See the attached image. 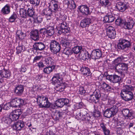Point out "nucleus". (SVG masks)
I'll list each match as a JSON object with an SVG mask.
<instances>
[{
	"instance_id": "obj_1",
	"label": "nucleus",
	"mask_w": 135,
	"mask_h": 135,
	"mask_svg": "<svg viewBox=\"0 0 135 135\" xmlns=\"http://www.w3.org/2000/svg\"><path fill=\"white\" fill-rule=\"evenodd\" d=\"M59 74H55L52 78L53 83L56 85L55 90L57 91H61L64 90L67 84L63 82L62 79L59 78Z\"/></svg>"
},
{
	"instance_id": "obj_2",
	"label": "nucleus",
	"mask_w": 135,
	"mask_h": 135,
	"mask_svg": "<svg viewBox=\"0 0 135 135\" xmlns=\"http://www.w3.org/2000/svg\"><path fill=\"white\" fill-rule=\"evenodd\" d=\"M133 89L131 85H126L121 91L120 95L122 99L125 101H129L133 97V94L131 91Z\"/></svg>"
},
{
	"instance_id": "obj_3",
	"label": "nucleus",
	"mask_w": 135,
	"mask_h": 135,
	"mask_svg": "<svg viewBox=\"0 0 135 135\" xmlns=\"http://www.w3.org/2000/svg\"><path fill=\"white\" fill-rule=\"evenodd\" d=\"M34 100L40 108H48L50 106L51 103L46 97L38 95L34 98Z\"/></svg>"
},
{
	"instance_id": "obj_4",
	"label": "nucleus",
	"mask_w": 135,
	"mask_h": 135,
	"mask_svg": "<svg viewBox=\"0 0 135 135\" xmlns=\"http://www.w3.org/2000/svg\"><path fill=\"white\" fill-rule=\"evenodd\" d=\"M120 105V103H117L112 108L106 109L104 113V116L107 118H110L113 116L118 112V108Z\"/></svg>"
},
{
	"instance_id": "obj_5",
	"label": "nucleus",
	"mask_w": 135,
	"mask_h": 135,
	"mask_svg": "<svg viewBox=\"0 0 135 135\" xmlns=\"http://www.w3.org/2000/svg\"><path fill=\"white\" fill-rule=\"evenodd\" d=\"M40 32L43 37L46 36V37H50L54 33V27L53 26H49L47 29L44 28L41 29Z\"/></svg>"
},
{
	"instance_id": "obj_6",
	"label": "nucleus",
	"mask_w": 135,
	"mask_h": 135,
	"mask_svg": "<svg viewBox=\"0 0 135 135\" xmlns=\"http://www.w3.org/2000/svg\"><path fill=\"white\" fill-rule=\"evenodd\" d=\"M50 49L51 52L54 54H56L60 50L59 43L54 40H51L50 45Z\"/></svg>"
},
{
	"instance_id": "obj_7",
	"label": "nucleus",
	"mask_w": 135,
	"mask_h": 135,
	"mask_svg": "<svg viewBox=\"0 0 135 135\" xmlns=\"http://www.w3.org/2000/svg\"><path fill=\"white\" fill-rule=\"evenodd\" d=\"M131 45L130 42L125 39L120 40L117 45V47L119 49L124 50L129 47Z\"/></svg>"
},
{
	"instance_id": "obj_8",
	"label": "nucleus",
	"mask_w": 135,
	"mask_h": 135,
	"mask_svg": "<svg viewBox=\"0 0 135 135\" xmlns=\"http://www.w3.org/2000/svg\"><path fill=\"white\" fill-rule=\"evenodd\" d=\"M58 26L61 28V30H59V33L60 34H61L62 32L64 33H66L69 31L70 29L67 26V24L65 22H63L61 23H60L58 25Z\"/></svg>"
},
{
	"instance_id": "obj_9",
	"label": "nucleus",
	"mask_w": 135,
	"mask_h": 135,
	"mask_svg": "<svg viewBox=\"0 0 135 135\" xmlns=\"http://www.w3.org/2000/svg\"><path fill=\"white\" fill-rule=\"evenodd\" d=\"M11 103L12 107H20L25 104L24 102L23 99H18L17 98L13 99Z\"/></svg>"
},
{
	"instance_id": "obj_10",
	"label": "nucleus",
	"mask_w": 135,
	"mask_h": 135,
	"mask_svg": "<svg viewBox=\"0 0 135 135\" xmlns=\"http://www.w3.org/2000/svg\"><path fill=\"white\" fill-rule=\"evenodd\" d=\"M127 21L124 22L123 24V27L125 29H130L132 28L134 25V22L131 18Z\"/></svg>"
},
{
	"instance_id": "obj_11",
	"label": "nucleus",
	"mask_w": 135,
	"mask_h": 135,
	"mask_svg": "<svg viewBox=\"0 0 135 135\" xmlns=\"http://www.w3.org/2000/svg\"><path fill=\"white\" fill-rule=\"evenodd\" d=\"M58 2L56 0H52L50 3L49 8L52 12H56L58 11Z\"/></svg>"
},
{
	"instance_id": "obj_12",
	"label": "nucleus",
	"mask_w": 135,
	"mask_h": 135,
	"mask_svg": "<svg viewBox=\"0 0 135 135\" xmlns=\"http://www.w3.org/2000/svg\"><path fill=\"white\" fill-rule=\"evenodd\" d=\"M107 33L109 37L114 38L115 37V32L114 28L112 26H109L107 28Z\"/></svg>"
},
{
	"instance_id": "obj_13",
	"label": "nucleus",
	"mask_w": 135,
	"mask_h": 135,
	"mask_svg": "<svg viewBox=\"0 0 135 135\" xmlns=\"http://www.w3.org/2000/svg\"><path fill=\"white\" fill-rule=\"evenodd\" d=\"M106 79L111 82L113 83H118L121 80V78L120 76L116 75H108L106 76Z\"/></svg>"
},
{
	"instance_id": "obj_14",
	"label": "nucleus",
	"mask_w": 135,
	"mask_h": 135,
	"mask_svg": "<svg viewBox=\"0 0 135 135\" xmlns=\"http://www.w3.org/2000/svg\"><path fill=\"white\" fill-rule=\"evenodd\" d=\"M116 7V8L120 11L123 12L127 9L128 6L127 4L119 2L117 3Z\"/></svg>"
},
{
	"instance_id": "obj_15",
	"label": "nucleus",
	"mask_w": 135,
	"mask_h": 135,
	"mask_svg": "<svg viewBox=\"0 0 135 135\" xmlns=\"http://www.w3.org/2000/svg\"><path fill=\"white\" fill-rule=\"evenodd\" d=\"M102 55V52L99 49L93 50L91 54V57L93 59L95 60L99 59Z\"/></svg>"
},
{
	"instance_id": "obj_16",
	"label": "nucleus",
	"mask_w": 135,
	"mask_h": 135,
	"mask_svg": "<svg viewBox=\"0 0 135 135\" xmlns=\"http://www.w3.org/2000/svg\"><path fill=\"white\" fill-rule=\"evenodd\" d=\"M78 9V11L83 14L88 15L90 13L89 8L86 5H82L79 6Z\"/></svg>"
},
{
	"instance_id": "obj_17",
	"label": "nucleus",
	"mask_w": 135,
	"mask_h": 135,
	"mask_svg": "<svg viewBox=\"0 0 135 135\" xmlns=\"http://www.w3.org/2000/svg\"><path fill=\"white\" fill-rule=\"evenodd\" d=\"M24 126V122L21 120L15 123L12 126L13 129L16 131H20Z\"/></svg>"
},
{
	"instance_id": "obj_18",
	"label": "nucleus",
	"mask_w": 135,
	"mask_h": 135,
	"mask_svg": "<svg viewBox=\"0 0 135 135\" xmlns=\"http://www.w3.org/2000/svg\"><path fill=\"white\" fill-rule=\"evenodd\" d=\"M100 97V94L95 92H94L92 95L88 96L87 99L90 102H94L96 100H98Z\"/></svg>"
},
{
	"instance_id": "obj_19",
	"label": "nucleus",
	"mask_w": 135,
	"mask_h": 135,
	"mask_svg": "<svg viewBox=\"0 0 135 135\" xmlns=\"http://www.w3.org/2000/svg\"><path fill=\"white\" fill-rule=\"evenodd\" d=\"M41 15H45L47 20H50L51 18L52 12L49 8H46L43 9L41 12Z\"/></svg>"
},
{
	"instance_id": "obj_20",
	"label": "nucleus",
	"mask_w": 135,
	"mask_h": 135,
	"mask_svg": "<svg viewBox=\"0 0 135 135\" xmlns=\"http://www.w3.org/2000/svg\"><path fill=\"white\" fill-rule=\"evenodd\" d=\"M64 4L67 6V8L68 9L71 10L75 9L76 7V5L73 0L65 1V2L64 3Z\"/></svg>"
},
{
	"instance_id": "obj_21",
	"label": "nucleus",
	"mask_w": 135,
	"mask_h": 135,
	"mask_svg": "<svg viewBox=\"0 0 135 135\" xmlns=\"http://www.w3.org/2000/svg\"><path fill=\"white\" fill-rule=\"evenodd\" d=\"M24 88L22 85L17 86L15 88V92L17 95L20 96L23 93Z\"/></svg>"
},
{
	"instance_id": "obj_22",
	"label": "nucleus",
	"mask_w": 135,
	"mask_h": 135,
	"mask_svg": "<svg viewBox=\"0 0 135 135\" xmlns=\"http://www.w3.org/2000/svg\"><path fill=\"white\" fill-rule=\"evenodd\" d=\"M91 22L92 20L90 18H85L81 20L80 25L82 27H85L88 26Z\"/></svg>"
},
{
	"instance_id": "obj_23",
	"label": "nucleus",
	"mask_w": 135,
	"mask_h": 135,
	"mask_svg": "<svg viewBox=\"0 0 135 135\" xmlns=\"http://www.w3.org/2000/svg\"><path fill=\"white\" fill-rule=\"evenodd\" d=\"M82 115V120H83L88 121L90 119L89 114L85 110V109L83 110L80 113Z\"/></svg>"
},
{
	"instance_id": "obj_24",
	"label": "nucleus",
	"mask_w": 135,
	"mask_h": 135,
	"mask_svg": "<svg viewBox=\"0 0 135 135\" xmlns=\"http://www.w3.org/2000/svg\"><path fill=\"white\" fill-rule=\"evenodd\" d=\"M33 47L36 50H42L45 47L44 44L42 42H36L33 45Z\"/></svg>"
},
{
	"instance_id": "obj_25",
	"label": "nucleus",
	"mask_w": 135,
	"mask_h": 135,
	"mask_svg": "<svg viewBox=\"0 0 135 135\" xmlns=\"http://www.w3.org/2000/svg\"><path fill=\"white\" fill-rule=\"evenodd\" d=\"M80 70L82 74L85 76H88L91 74L90 70L88 67H82L81 68Z\"/></svg>"
},
{
	"instance_id": "obj_26",
	"label": "nucleus",
	"mask_w": 135,
	"mask_h": 135,
	"mask_svg": "<svg viewBox=\"0 0 135 135\" xmlns=\"http://www.w3.org/2000/svg\"><path fill=\"white\" fill-rule=\"evenodd\" d=\"M10 7L9 6L8 4H6L4 7L1 10V12L4 15L7 14L10 12Z\"/></svg>"
},
{
	"instance_id": "obj_27",
	"label": "nucleus",
	"mask_w": 135,
	"mask_h": 135,
	"mask_svg": "<svg viewBox=\"0 0 135 135\" xmlns=\"http://www.w3.org/2000/svg\"><path fill=\"white\" fill-rule=\"evenodd\" d=\"M55 66L54 65L48 66L44 68V69L43 71L45 73L49 74L55 69Z\"/></svg>"
},
{
	"instance_id": "obj_28",
	"label": "nucleus",
	"mask_w": 135,
	"mask_h": 135,
	"mask_svg": "<svg viewBox=\"0 0 135 135\" xmlns=\"http://www.w3.org/2000/svg\"><path fill=\"white\" fill-rule=\"evenodd\" d=\"M2 77L8 78L11 75L10 72L9 70L3 69L1 70Z\"/></svg>"
},
{
	"instance_id": "obj_29",
	"label": "nucleus",
	"mask_w": 135,
	"mask_h": 135,
	"mask_svg": "<svg viewBox=\"0 0 135 135\" xmlns=\"http://www.w3.org/2000/svg\"><path fill=\"white\" fill-rule=\"evenodd\" d=\"M104 18V21L106 22H111L114 20V17L112 15L106 16Z\"/></svg>"
},
{
	"instance_id": "obj_30",
	"label": "nucleus",
	"mask_w": 135,
	"mask_h": 135,
	"mask_svg": "<svg viewBox=\"0 0 135 135\" xmlns=\"http://www.w3.org/2000/svg\"><path fill=\"white\" fill-rule=\"evenodd\" d=\"M31 37L33 39L35 40H36L38 39L39 37L38 30L34 31L31 32Z\"/></svg>"
},
{
	"instance_id": "obj_31",
	"label": "nucleus",
	"mask_w": 135,
	"mask_h": 135,
	"mask_svg": "<svg viewBox=\"0 0 135 135\" xmlns=\"http://www.w3.org/2000/svg\"><path fill=\"white\" fill-rule=\"evenodd\" d=\"M61 44L63 47H68L70 45L69 41L64 38L62 39L60 41Z\"/></svg>"
},
{
	"instance_id": "obj_32",
	"label": "nucleus",
	"mask_w": 135,
	"mask_h": 135,
	"mask_svg": "<svg viewBox=\"0 0 135 135\" xmlns=\"http://www.w3.org/2000/svg\"><path fill=\"white\" fill-rule=\"evenodd\" d=\"M82 47L81 46H77L74 47L72 49V50L74 53L77 54L82 51Z\"/></svg>"
},
{
	"instance_id": "obj_33",
	"label": "nucleus",
	"mask_w": 135,
	"mask_h": 135,
	"mask_svg": "<svg viewBox=\"0 0 135 135\" xmlns=\"http://www.w3.org/2000/svg\"><path fill=\"white\" fill-rule=\"evenodd\" d=\"M63 100L62 99H60L57 100L55 102V104L58 107H62L64 105Z\"/></svg>"
},
{
	"instance_id": "obj_34",
	"label": "nucleus",
	"mask_w": 135,
	"mask_h": 135,
	"mask_svg": "<svg viewBox=\"0 0 135 135\" xmlns=\"http://www.w3.org/2000/svg\"><path fill=\"white\" fill-rule=\"evenodd\" d=\"M63 52L64 54L67 55H71L72 53L71 49L69 47L65 48L63 50Z\"/></svg>"
},
{
	"instance_id": "obj_35",
	"label": "nucleus",
	"mask_w": 135,
	"mask_h": 135,
	"mask_svg": "<svg viewBox=\"0 0 135 135\" xmlns=\"http://www.w3.org/2000/svg\"><path fill=\"white\" fill-rule=\"evenodd\" d=\"M3 120L5 123L7 124H9L12 121L11 118L9 117V115H7L3 118Z\"/></svg>"
},
{
	"instance_id": "obj_36",
	"label": "nucleus",
	"mask_w": 135,
	"mask_h": 135,
	"mask_svg": "<svg viewBox=\"0 0 135 135\" xmlns=\"http://www.w3.org/2000/svg\"><path fill=\"white\" fill-rule=\"evenodd\" d=\"M135 117V114L134 112L131 110L128 113V115L126 117V119H132Z\"/></svg>"
},
{
	"instance_id": "obj_37",
	"label": "nucleus",
	"mask_w": 135,
	"mask_h": 135,
	"mask_svg": "<svg viewBox=\"0 0 135 135\" xmlns=\"http://www.w3.org/2000/svg\"><path fill=\"white\" fill-rule=\"evenodd\" d=\"M44 63L48 65H51L53 63V60L51 57H48L45 59Z\"/></svg>"
},
{
	"instance_id": "obj_38",
	"label": "nucleus",
	"mask_w": 135,
	"mask_h": 135,
	"mask_svg": "<svg viewBox=\"0 0 135 135\" xmlns=\"http://www.w3.org/2000/svg\"><path fill=\"white\" fill-rule=\"evenodd\" d=\"M20 16L23 18H26L27 13L26 10L23 8H21L20 9Z\"/></svg>"
},
{
	"instance_id": "obj_39",
	"label": "nucleus",
	"mask_w": 135,
	"mask_h": 135,
	"mask_svg": "<svg viewBox=\"0 0 135 135\" xmlns=\"http://www.w3.org/2000/svg\"><path fill=\"white\" fill-rule=\"evenodd\" d=\"M34 9L32 7H30L29 8L28 7L27 11V14L28 16L31 17L34 14L33 11Z\"/></svg>"
},
{
	"instance_id": "obj_40",
	"label": "nucleus",
	"mask_w": 135,
	"mask_h": 135,
	"mask_svg": "<svg viewBox=\"0 0 135 135\" xmlns=\"http://www.w3.org/2000/svg\"><path fill=\"white\" fill-rule=\"evenodd\" d=\"M25 47L23 45H19L17 47V52L18 54L21 53L22 50H25Z\"/></svg>"
},
{
	"instance_id": "obj_41",
	"label": "nucleus",
	"mask_w": 135,
	"mask_h": 135,
	"mask_svg": "<svg viewBox=\"0 0 135 135\" xmlns=\"http://www.w3.org/2000/svg\"><path fill=\"white\" fill-rule=\"evenodd\" d=\"M17 17L16 14L15 13L13 14L10 16L9 19V21L11 22H14Z\"/></svg>"
},
{
	"instance_id": "obj_42",
	"label": "nucleus",
	"mask_w": 135,
	"mask_h": 135,
	"mask_svg": "<svg viewBox=\"0 0 135 135\" xmlns=\"http://www.w3.org/2000/svg\"><path fill=\"white\" fill-rule=\"evenodd\" d=\"M124 21H123L120 18H118L115 21V23L116 25L120 26L122 27Z\"/></svg>"
},
{
	"instance_id": "obj_43",
	"label": "nucleus",
	"mask_w": 135,
	"mask_h": 135,
	"mask_svg": "<svg viewBox=\"0 0 135 135\" xmlns=\"http://www.w3.org/2000/svg\"><path fill=\"white\" fill-rule=\"evenodd\" d=\"M121 68L120 69H121V71H125L126 70L128 69V66L126 64L124 63H122L120 64ZM118 69H119V68H117Z\"/></svg>"
},
{
	"instance_id": "obj_44",
	"label": "nucleus",
	"mask_w": 135,
	"mask_h": 135,
	"mask_svg": "<svg viewBox=\"0 0 135 135\" xmlns=\"http://www.w3.org/2000/svg\"><path fill=\"white\" fill-rule=\"evenodd\" d=\"M30 3L35 6H38L40 3V0H29Z\"/></svg>"
},
{
	"instance_id": "obj_45",
	"label": "nucleus",
	"mask_w": 135,
	"mask_h": 135,
	"mask_svg": "<svg viewBox=\"0 0 135 135\" xmlns=\"http://www.w3.org/2000/svg\"><path fill=\"white\" fill-rule=\"evenodd\" d=\"M12 113L15 114L16 115L18 116L19 117L22 113L21 110L20 109H15L13 110Z\"/></svg>"
},
{
	"instance_id": "obj_46",
	"label": "nucleus",
	"mask_w": 135,
	"mask_h": 135,
	"mask_svg": "<svg viewBox=\"0 0 135 135\" xmlns=\"http://www.w3.org/2000/svg\"><path fill=\"white\" fill-rule=\"evenodd\" d=\"M9 117H11V119L13 121H15L17 120L19 117L18 116H16L15 114L11 113L9 114Z\"/></svg>"
},
{
	"instance_id": "obj_47",
	"label": "nucleus",
	"mask_w": 135,
	"mask_h": 135,
	"mask_svg": "<svg viewBox=\"0 0 135 135\" xmlns=\"http://www.w3.org/2000/svg\"><path fill=\"white\" fill-rule=\"evenodd\" d=\"M100 3L102 5L104 6L108 7V0H100Z\"/></svg>"
},
{
	"instance_id": "obj_48",
	"label": "nucleus",
	"mask_w": 135,
	"mask_h": 135,
	"mask_svg": "<svg viewBox=\"0 0 135 135\" xmlns=\"http://www.w3.org/2000/svg\"><path fill=\"white\" fill-rule=\"evenodd\" d=\"M12 106V105L11 102L7 103L4 106V109L8 110Z\"/></svg>"
},
{
	"instance_id": "obj_49",
	"label": "nucleus",
	"mask_w": 135,
	"mask_h": 135,
	"mask_svg": "<svg viewBox=\"0 0 135 135\" xmlns=\"http://www.w3.org/2000/svg\"><path fill=\"white\" fill-rule=\"evenodd\" d=\"M121 62H122L121 60H120L119 57L114 60L113 62V64L114 65H118V64H120V63Z\"/></svg>"
},
{
	"instance_id": "obj_50",
	"label": "nucleus",
	"mask_w": 135,
	"mask_h": 135,
	"mask_svg": "<svg viewBox=\"0 0 135 135\" xmlns=\"http://www.w3.org/2000/svg\"><path fill=\"white\" fill-rule=\"evenodd\" d=\"M130 111L128 109H124L122 110V112L124 115L126 117L128 115Z\"/></svg>"
},
{
	"instance_id": "obj_51",
	"label": "nucleus",
	"mask_w": 135,
	"mask_h": 135,
	"mask_svg": "<svg viewBox=\"0 0 135 135\" xmlns=\"http://www.w3.org/2000/svg\"><path fill=\"white\" fill-rule=\"evenodd\" d=\"M79 93L81 95L84 94L86 92L85 90L82 87H81L79 89Z\"/></svg>"
},
{
	"instance_id": "obj_52",
	"label": "nucleus",
	"mask_w": 135,
	"mask_h": 135,
	"mask_svg": "<svg viewBox=\"0 0 135 135\" xmlns=\"http://www.w3.org/2000/svg\"><path fill=\"white\" fill-rule=\"evenodd\" d=\"M121 64H118V65H115V69L116 71H118V72H121V69H117L118 68H121Z\"/></svg>"
},
{
	"instance_id": "obj_53",
	"label": "nucleus",
	"mask_w": 135,
	"mask_h": 135,
	"mask_svg": "<svg viewBox=\"0 0 135 135\" xmlns=\"http://www.w3.org/2000/svg\"><path fill=\"white\" fill-rule=\"evenodd\" d=\"M100 113L98 111H96L93 114L94 116L95 117H99L100 115Z\"/></svg>"
},
{
	"instance_id": "obj_54",
	"label": "nucleus",
	"mask_w": 135,
	"mask_h": 135,
	"mask_svg": "<svg viewBox=\"0 0 135 135\" xmlns=\"http://www.w3.org/2000/svg\"><path fill=\"white\" fill-rule=\"evenodd\" d=\"M85 59H88L91 57V55H90L88 52L86 50H85Z\"/></svg>"
},
{
	"instance_id": "obj_55",
	"label": "nucleus",
	"mask_w": 135,
	"mask_h": 135,
	"mask_svg": "<svg viewBox=\"0 0 135 135\" xmlns=\"http://www.w3.org/2000/svg\"><path fill=\"white\" fill-rule=\"evenodd\" d=\"M63 100V102H64V105H66L69 103V100L66 98H62Z\"/></svg>"
},
{
	"instance_id": "obj_56",
	"label": "nucleus",
	"mask_w": 135,
	"mask_h": 135,
	"mask_svg": "<svg viewBox=\"0 0 135 135\" xmlns=\"http://www.w3.org/2000/svg\"><path fill=\"white\" fill-rule=\"evenodd\" d=\"M105 135H109L110 131L107 128L103 131Z\"/></svg>"
},
{
	"instance_id": "obj_57",
	"label": "nucleus",
	"mask_w": 135,
	"mask_h": 135,
	"mask_svg": "<svg viewBox=\"0 0 135 135\" xmlns=\"http://www.w3.org/2000/svg\"><path fill=\"white\" fill-rule=\"evenodd\" d=\"M42 56H37L35 57L33 61L34 62H36L37 61H38L41 59Z\"/></svg>"
},
{
	"instance_id": "obj_58",
	"label": "nucleus",
	"mask_w": 135,
	"mask_h": 135,
	"mask_svg": "<svg viewBox=\"0 0 135 135\" xmlns=\"http://www.w3.org/2000/svg\"><path fill=\"white\" fill-rule=\"evenodd\" d=\"M37 66L40 68H43L44 66L43 63L41 61L37 63Z\"/></svg>"
},
{
	"instance_id": "obj_59",
	"label": "nucleus",
	"mask_w": 135,
	"mask_h": 135,
	"mask_svg": "<svg viewBox=\"0 0 135 135\" xmlns=\"http://www.w3.org/2000/svg\"><path fill=\"white\" fill-rule=\"evenodd\" d=\"M62 113L60 112L57 113L56 115L59 116V117H57V119H59L60 118H61L62 117Z\"/></svg>"
},
{
	"instance_id": "obj_60",
	"label": "nucleus",
	"mask_w": 135,
	"mask_h": 135,
	"mask_svg": "<svg viewBox=\"0 0 135 135\" xmlns=\"http://www.w3.org/2000/svg\"><path fill=\"white\" fill-rule=\"evenodd\" d=\"M81 55L82 56L83 59H85V50H83L81 51Z\"/></svg>"
},
{
	"instance_id": "obj_61",
	"label": "nucleus",
	"mask_w": 135,
	"mask_h": 135,
	"mask_svg": "<svg viewBox=\"0 0 135 135\" xmlns=\"http://www.w3.org/2000/svg\"><path fill=\"white\" fill-rule=\"evenodd\" d=\"M100 127L103 131L107 128L105 125L103 123H102L100 124Z\"/></svg>"
},
{
	"instance_id": "obj_62",
	"label": "nucleus",
	"mask_w": 135,
	"mask_h": 135,
	"mask_svg": "<svg viewBox=\"0 0 135 135\" xmlns=\"http://www.w3.org/2000/svg\"><path fill=\"white\" fill-rule=\"evenodd\" d=\"M123 132V130L120 128H118L117 129V132L118 134H121Z\"/></svg>"
},
{
	"instance_id": "obj_63",
	"label": "nucleus",
	"mask_w": 135,
	"mask_h": 135,
	"mask_svg": "<svg viewBox=\"0 0 135 135\" xmlns=\"http://www.w3.org/2000/svg\"><path fill=\"white\" fill-rule=\"evenodd\" d=\"M108 84H107L105 83H103L101 85L102 88L105 90L106 88V87L107 86Z\"/></svg>"
},
{
	"instance_id": "obj_64",
	"label": "nucleus",
	"mask_w": 135,
	"mask_h": 135,
	"mask_svg": "<svg viewBox=\"0 0 135 135\" xmlns=\"http://www.w3.org/2000/svg\"><path fill=\"white\" fill-rule=\"evenodd\" d=\"M59 74V78H62V80H63V79L62 77L64 76H65L66 75V74L64 73H61L60 74Z\"/></svg>"
}]
</instances>
